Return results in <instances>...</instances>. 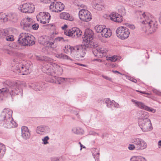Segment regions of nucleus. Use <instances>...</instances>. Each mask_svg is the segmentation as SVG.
I'll return each instance as SVG.
<instances>
[{
	"mask_svg": "<svg viewBox=\"0 0 161 161\" xmlns=\"http://www.w3.org/2000/svg\"><path fill=\"white\" fill-rule=\"evenodd\" d=\"M3 84L7 86L0 89V97L5 96L8 92L12 97L19 94L22 95V86L19 82L7 80L4 82Z\"/></svg>",
	"mask_w": 161,
	"mask_h": 161,
	"instance_id": "obj_1",
	"label": "nucleus"
},
{
	"mask_svg": "<svg viewBox=\"0 0 161 161\" xmlns=\"http://www.w3.org/2000/svg\"><path fill=\"white\" fill-rule=\"evenodd\" d=\"M13 111L5 108L0 114V126L7 128L16 127L17 124L12 118Z\"/></svg>",
	"mask_w": 161,
	"mask_h": 161,
	"instance_id": "obj_2",
	"label": "nucleus"
},
{
	"mask_svg": "<svg viewBox=\"0 0 161 161\" xmlns=\"http://www.w3.org/2000/svg\"><path fill=\"white\" fill-rule=\"evenodd\" d=\"M147 19L142 25V30L147 34L154 32L158 28V23L152 15L149 17L146 18Z\"/></svg>",
	"mask_w": 161,
	"mask_h": 161,
	"instance_id": "obj_3",
	"label": "nucleus"
},
{
	"mask_svg": "<svg viewBox=\"0 0 161 161\" xmlns=\"http://www.w3.org/2000/svg\"><path fill=\"white\" fill-rule=\"evenodd\" d=\"M34 37L30 34L22 33L19 36L18 43L23 46H31L35 43Z\"/></svg>",
	"mask_w": 161,
	"mask_h": 161,
	"instance_id": "obj_4",
	"label": "nucleus"
},
{
	"mask_svg": "<svg viewBox=\"0 0 161 161\" xmlns=\"http://www.w3.org/2000/svg\"><path fill=\"white\" fill-rule=\"evenodd\" d=\"M94 33L89 29L85 30L83 38V42L87 47H93L97 46V43L93 42Z\"/></svg>",
	"mask_w": 161,
	"mask_h": 161,
	"instance_id": "obj_5",
	"label": "nucleus"
},
{
	"mask_svg": "<svg viewBox=\"0 0 161 161\" xmlns=\"http://www.w3.org/2000/svg\"><path fill=\"white\" fill-rule=\"evenodd\" d=\"M53 67L54 69H57L59 70H62L61 67L57 65L55 63H52L51 62L47 61L44 63V65L42 68V71L44 73L47 74L48 75H51L56 78L55 74L56 73V70H54L51 67Z\"/></svg>",
	"mask_w": 161,
	"mask_h": 161,
	"instance_id": "obj_6",
	"label": "nucleus"
},
{
	"mask_svg": "<svg viewBox=\"0 0 161 161\" xmlns=\"http://www.w3.org/2000/svg\"><path fill=\"white\" fill-rule=\"evenodd\" d=\"M30 65L27 64L25 65L20 62L17 63L13 67L12 70L16 73H21L22 75H27L30 72Z\"/></svg>",
	"mask_w": 161,
	"mask_h": 161,
	"instance_id": "obj_7",
	"label": "nucleus"
},
{
	"mask_svg": "<svg viewBox=\"0 0 161 161\" xmlns=\"http://www.w3.org/2000/svg\"><path fill=\"white\" fill-rule=\"evenodd\" d=\"M116 32L117 36L122 40L127 38L130 34L129 30L124 26L119 27L116 30Z\"/></svg>",
	"mask_w": 161,
	"mask_h": 161,
	"instance_id": "obj_8",
	"label": "nucleus"
},
{
	"mask_svg": "<svg viewBox=\"0 0 161 161\" xmlns=\"http://www.w3.org/2000/svg\"><path fill=\"white\" fill-rule=\"evenodd\" d=\"M64 33L65 35L74 38H77L81 36L82 31L78 28L73 27L68 30H65Z\"/></svg>",
	"mask_w": 161,
	"mask_h": 161,
	"instance_id": "obj_9",
	"label": "nucleus"
},
{
	"mask_svg": "<svg viewBox=\"0 0 161 161\" xmlns=\"http://www.w3.org/2000/svg\"><path fill=\"white\" fill-rule=\"evenodd\" d=\"M138 123L139 127L143 132H147L152 130V125L149 119H146L145 120H139Z\"/></svg>",
	"mask_w": 161,
	"mask_h": 161,
	"instance_id": "obj_10",
	"label": "nucleus"
},
{
	"mask_svg": "<svg viewBox=\"0 0 161 161\" xmlns=\"http://www.w3.org/2000/svg\"><path fill=\"white\" fill-rule=\"evenodd\" d=\"M132 143L136 145V150H142L145 149L147 146L146 142L142 139L134 138L132 140Z\"/></svg>",
	"mask_w": 161,
	"mask_h": 161,
	"instance_id": "obj_11",
	"label": "nucleus"
},
{
	"mask_svg": "<svg viewBox=\"0 0 161 161\" xmlns=\"http://www.w3.org/2000/svg\"><path fill=\"white\" fill-rule=\"evenodd\" d=\"M51 16L48 12H41L36 16L37 20L41 23L45 24L49 23Z\"/></svg>",
	"mask_w": 161,
	"mask_h": 161,
	"instance_id": "obj_12",
	"label": "nucleus"
},
{
	"mask_svg": "<svg viewBox=\"0 0 161 161\" xmlns=\"http://www.w3.org/2000/svg\"><path fill=\"white\" fill-rule=\"evenodd\" d=\"M79 16L81 20L85 22L89 21L92 19L90 12L85 9H82L79 11Z\"/></svg>",
	"mask_w": 161,
	"mask_h": 161,
	"instance_id": "obj_13",
	"label": "nucleus"
},
{
	"mask_svg": "<svg viewBox=\"0 0 161 161\" xmlns=\"http://www.w3.org/2000/svg\"><path fill=\"white\" fill-rule=\"evenodd\" d=\"M35 7L31 3H26L20 6L18 8L19 10L25 13H31L34 12Z\"/></svg>",
	"mask_w": 161,
	"mask_h": 161,
	"instance_id": "obj_14",
	"label": "nucleus"
},
{
	"mask_svg": "<svg viewBox=\"0 0 161 161\" xmlns=\"http://www.w3.org/2000/svg\"><path fill=\"white\" fill-rule=\"evenodd\" d=\"M32 20L31 18L28 17L22 19L20 23L22 29L26 31L31 30Z\"/></svg>",
	"mask_w": 161,
	"mask_h": 161,
	"instance_id": "obj_15",
	"label": "nucleus"
},
{
	"mask_svg": "<svg viewBox=\"0 0 161 161\" xmlns=\"http://www.w3.org/2000/svg\"><path fill=\"white\" fill-rule=\"evenodd\" d=\"M64 41V39L62 37H58L56 38L53 42L42 41V43L44 44L48 47L54 48L57 47V42Z\"/></svg>",
	"mask_w": 161,
	"mask_h": 161,
	"instance_id": "obj_16",
	"label": "nucleus"
},
{
	"mask_svg": "<svg viewBox=\"0 0 161 161\" xmlns=\"http://www.w3.org/2000/svg\"><path fill=\"white\" fill-rule=\"evenodd\" d=\"M135 14L136 17L138 20H141L140 22L142 24L147 19L146 18L149 17L151 16L150 14H146L144 12L141 10L136 11Z\"/></svg>",
	"mask_w": 161,
	"mask_h": 161,
	"instance_id": "obj_17",
	"label": "nucleus"
},
{
	"mask_svg": "<svg viewBox=\"0 0 161 161\" xmlns=\"http://www.w3.org/2000/svg\"><path fill=\"white\" fill-rule=\"evenodd\" d=\"M97 46L91 48H93L92 53L95 56H97L98 55L101 57H102L103 54H106L108 52V50L104 48H100L98 46V44H97Z\"/></svg>",
	"mask_w": 161,
	"mask_h": 161,
	"instance_id": "obj_18",
	"label": "nucleus"
},
{
	"mask_svg": "<svg viewBox=\"0 0 161 161\" xmlns=\"http://www.w3.org/2000/svg\"><path fill=\"white\" fill-rule=\"evenodd\" d=\"M131 101L134 103H135L136 104V106H138L140 108L145 109L148 111L151 112L153 113L155 112L156 111V109L146 106L142 102L137 101L134 99H132L131 100Z\"/></svg>",
	"mask_w": 161,
	"mask_h": 161,
	"instance_id": "obj_19",
	"label": "nucleus"
},
{
	"mask_svg": "<svg viewBox=\"0 0 161 161\" xmlns=\"http://www.w3.org/2000/svg\"><path fill=\"white\" fill-rule=\"evenodd\" d=\"M30 132L28 127L25 126H23L21 127V136L25 140L29 139L31 136Z\"/></svg>",
	"mask_w": 161,
	"mask_h": 161,
	"instance_id": "obj_20",
	"label": "nucleus"
},
{
	"mask_svg": "<svg viewBox=\"0 0 161 161\" xmlns=\"http://www.w3.org/2000/svg\"><path fill=\"white\" fill-rule=\"evenodd\" d=\"M110 16L111 20L116 22H121L123 20L122 15L116 12L112 13Z\"/></svg>",
	"mask_w": 161,
	"mask_h": 161,
	"instance_id": "obj_21",
	"label": "nucleus"
},
{
	"mask_svg": "<svg viewBox=\"0 0 161 161\" xmlns=\"http://www.w3.org/2000/svg\"><path fill=\"white\" fill-rule=\"evenodd\" d=\"M92 3L93 7L98 10L100 11L104 8V3L102 2L93 0L92 1Z\"/></svg>",
	"mask_w": 161,
	"mask_h": 161,
	"instance_id": "obj_22",
	"label": "nucleus"
},
{
	"mask_svg": "<svg viewBox=\"0 0 161 161\" xmlns=\"http://www.w3.org/2000/svg\"><path fill=\"white\" fill-rule=\"evenodd\" d=\"M91 48L90 47H87L85 44H83V45H79L75 47L76 52L77 53L81 54L82 55H85L86 53V48Z\"/></svg>",
	"mask_w": 161,
	"mask_h": 161,
	"instance_id": "obj_23",
	"label": "nucleus"
},
{
	"mask_svg": "<svg viewBox=\"0 0 161 161\" xmlns=\"http://www.w3.org/2000/svg\"><path fill=\"white\" fill-rule=\"evenodd\" d=\"M44 85L43 82H35L32 83L30 87L36 91H40L43 89Z\"/></svg>",
	"mask_w": 161,
	"mask_h": 161,
	"instance_id": "obj_24",
	"label": "nucleus"
},
{
	"mask_svg": "<svg viewBox=\"0 0 161 161\" xmlns=\"http://www.w3.org/2000/svg\"><path fill=\"white\" fill-rule=\"evenodd\" d=\"M6 22L8 21H11L15 22L18 19V17L16 14L13 12H10L6 13Z\"/></svg>",
	"mask_w": 161,
	"mask_h": 161,
	"instance_id": "obj_25",
	"label": "nucleus"
},
{
	"mask_svg": "<svg viewBox=\"0 0 161 161\" xmlns=\"http://www.w3.org/2000/svg\"><path fill=\"white\" fill-rule=\"evenodd\" d=\"M50 76H49L46 79V80L47 82L50 83H56V80H57L58 81L63 82L65 80V79H67V78H65L62 77H59L56 76V78H54V76L50 75Z\"/></svg>",
	"mask_w": 161,
	"mask_h": 161,
	"instance_id": "obj_26",
	"label": "nucleus"
},
{
	"mask_svg": "<svg viewBox=\"0 0 161 161\" xmlns=\"http://www.w3.org/2000/svg\"><path fill=\"white\" fill-rule=\"evenodd\" d=\"M49 128L47 126H38L36 129L37 133L41 135H43L45 133L48 132Z\"/></svg>",
	"mask_w": 161,
	"mask_h": 161,
	"instance_id": "obj_27",
	"label": "nucleus"
},
{
	"mask_svg": "<svg viewBox=\"0 0 161 161\" xmlns=\"http://www.w3.org/2000/svg\"><path fill=\"white\" fill-rule=\"evenodd\" d=\"M101 35L105 38H109L112 35L111 31L109 29L104 27L102 32H101Z\"/></svg>",
	"mask_w": 161,
	"mask_h": 161,
	"instance_id": "obj_28",
	"label": "nucleus"
},
{
	"mask_svg": "<svg viewBox=\"0 0 161 161\" xmlns=\"http://www.w3.org/2000/svg\"><path fill=\"white\" fill-rule=\"evenodd\" d=\"M60 17L62 19L69 20L70 21H73L74 19V18L72 16L70 15L69 13L66 12L61 13Z\"/></svg>",
	"mask_w": 161,
	"mask_h": 161,
	"instance_id": "obj_29",
	"label": "nucleus"
},
{
	"mask_svg": "<svg viewBox=\"0 0 161 161\" xmlns=\"http://www.w3.org/2000/svg\"><path fill=\"white\" fill-rule=\"evenodd\" d=\"M55 55L56 57L59 58L66 59L72 62L74 61L73 59L70 58L68 56L63 53H55Z\"/></svg>",
	"mask_w": 161,
	"mask_h": 161,
	"instance_id": "obj_30",
	"label": "nucleus"
},
{
	"mask_svg": "<svg viewBox=\"0 0 161 161\" xmlns=\"http://www.w3.org/2000/svg\"><path fill=\"white\" fill-rule=\"evenodd\" d=\"M132 5H136L137 8L141 7L144 4L143 0H129Z\"/></svg>",
	"mask_w": 161,
	"mask_h": 161,
	"instance_id": "obj_31",
	"label": "nucleus"
},
{
	"mask_svg": "<svg viewBox=\"0 0 161 161\" xmlns=\"http://www.w3.org/2000/svg\"><path fill=\"white\" fill-rule=\"evenodd\" d=\"M64 5L59 2H57L56 5V12H59L63 10L64 9Z\"/></svg>",
	"mask_w": 161,
	"mask_h": 161,
	"instance_id": "obj_32",
	"label": "nucleus"
},
{
	"mask_svg": "<svg viewBox=\"0 0 161 161\" xmlns=\"http://www.w3.org/2000/svg\"><path fill=\"white\" fill-rule=\"evenodd\" d=\"M6 149L5 146L0 142V158H2L5 154Z\"/></svg>",
	"mask_w": 161,
	"mask_h": 161,
	"instance_id": "obj_33",
	"label": "nucleus"
},
{
	"mask_svg": "<svg viewBox=\"0 0 161 161\" xmlns=\"http://www.w3.org/2000/svg\"><path fill=\"white\" fill-rule=\"evenodd\" d=\"M141 115L139 117V120H145L146 119H148V115L147 113L144 111H142L141 112Z\"/></svg>",
	"mask_w": 161,
	"mask_h": 161,
	"instance_id": "obj_34",
	"label": "nucleus"
},
{
	"mask_svg": "<svg viewBox=\"0 0 161 161\" xmlns=\"http://www.w3.org/2000/svg\"><path fill=\"white\" fill-rule=\"evenodd\" d=\"M103 102L105 103L107 106L108 108H111L113 105V100L111 101L109 98H107L103 99Z\"/></svg>",
	"mask_w": 161,
	"mask_h": 161,
	"instance_id": "obj_35",
	"label": "nucleus"
},
{
	"mask_svg": "<svg viewBox=\"0 0 161 161\" xmlns=\"http://www.w3.org/2000/svg\"><path fill=\"white\" fill-rule=\"evenodd\" d=\"M72 130L74 133L76 134H82L84 133L83 130L80 127L74 128Z\"/></svg>",
	"mask_w": 161,
	"mask_h": 161,
	"instance_id": "obj_36",
	"label": "nucleus"
},
{
	"mask_svg": "<svg viewBox=\"0 0 161 161\" xmlns=\"http://www.w3.org/2000/svg\"><path fill=\"white\" fill-rule=\"evenodd\" d=\"M104 26H103L101 25H97L95 27V29L96 32L98 33H100L101 34V32H102L103 30V29L104 28Z\"/></svg>",
	"mask_w": 161,
	"mask_h": 161,
	"instance_id": "obj_37",
	"label": "nucleus"
},
{
	"mask_svg": "<svg viewBox=\"0 0 161 161\" xmlns=\"http://www.w3.org/2000/svg\"><path fill=\"white\" fill-rule=\"evenodd\" d=\"M130 161H145L144 158L142 157H134L132 158Z\"/></svg>",
	"mask_w": 161,
	"mask_h": 161,
	"instance_id": "obj_38",
	"label": "nucleus"
},
{
	"mask_svg": "<svg viewBox=\"0 0 161 161\" xmlns=\"http://www.w3.org/2000/svg\"><path fill=\"white\" fill-rule=\"evenodd\" d=\"M6 13L3 12L0 13V19L1 22H6Z\"/></svg>",
	"mask_w": 161,
	"mask_h": 161,
	"instance_id": "obj_39",
	"label": "nucleus"
},
{
	"mask_svg": "<svg viewBox=\"0 0 161 161\" xmlns=\"http://www.w3.org/2000/svg\"><path fill=\"white\" fill-rule=\"evenodd\" d=\"M57 2H53L50 5V9L53 12H56V5Z\"/></svg>",
	"mask_w": 161,
	"mask_h": 161,
	"instance_id": "obj_40",
	"label": "nucleus"
},
{
	"mask_svg": "<svg viewBox=\"0 0 161 161\" xmlns=\"http://www.w3.org/2000/svg\"><path fill=\"white\" fill-rule=\"evenodd\" d=\"M8 35V31L7 30L4 29L0 30V38Z\"/></svg>",
	"mask_w": 161,
	"mask_h": 161,
	"instance_id": "obj_41",
	"label": "nucleus"
},
{
	"mask_svg": "<svg viewBox=\"0 0 161 161\" xmlns=\"http://www.w3.org/2000/svg\"><path fill=\"white\" fill-rule=\"evenodd\" d=\"M118 59V57L114 55L112 57H109L107 58V60L108 61H109L111 62H114L117 61Z\"/></svg>",
	"mask_w": 161,
	"mask_h": 161,
	"instance_id": "obj_42",
	"label": "nucleus"
},
{
	"mask_svg": "<svg viewBox=\"0 0 161 161\" xmlns=\"http://www.w3.org/2000/svg\"><path fill=\"white\" fill-rule=\"evenodd\" d=\"M39 27V25L37 23H34L33 22V20H32V22L31 25V29H33L35 30H36L38 29Z\"/></svg>",
	"mask_w": 161,
	"mask_h": 161,
	"instance_id": "obj_43",
	"label": "nucleus"
},
{
	"mask_svg": "<svg viewBox=\"0 0 161 161\" xmlns=\"http://www.w3.org/2000/svg\"><path fill=\"white\" fill-rule=\"evenodd\" d=\"M75 47H73L70 45H67L65 46V49L69 50L71 52H73L74 51H76Z\"/></svg>",
	"mask_w": 161,
	"mask_h": 161,
	"instance_id": "obj_44",
	"label": "nucleus"
},
{
	"mask_svg": "<svg viewBox=\"0 0 161 161\" xmlns=\"http://www.w3.org/2000/svg\"><path fill=\"white\" fill-rule=\"evenodd\" d=\"M119 12L121 15H124L125 14V10L124 7L123 6L121 7L118 9Z\"/></svg>",
	"mask_w": 161,
	"mask_h": 161,
	"instance_id": "obj_45",
	"label": "nucleus"
},
{
	"mask_svg": "<svg viewBox=\"0 0 161 161\" xmlns=\"http://www.w3.org/2000/svg\"><path fill=\"white\" fill-rule=\"evenodd\" d=\"M19 44V43L17 44L15 43H14L11 45V47L14 49H21V46Z\"/></svg>",
	"mask_w": 161,
	"mask_h": 161,
	"instance_id": "obj_46",
	"label": "nucleus"
},
{
	"mask_svg": "<svg viewBox=\"0 0 161 161\" xmlns=\"http://www.w3.org/2000/svg\"><path fill=\"white\" fill-rule=\"evenodd\" d=\"M99 155L100 153L99 152L93 153V156L95 159V161H100Z\"/></svg>",
	"mask_w": 161,
	"mask_h": 161,
	"instance_id": "obj_47",
	"label": "nucleus"
},
{
	"mask_svg": "<svg viewBox=\"0 0 161 161\" xmlns=\"http://www.w3.org/2000/svg\"><path fill=\"white\" fill-rule=\"evenodd\" d=\"M76 53L77 54L75 56V58L77 60H80V58L84 57L85 56V55H82L81 54L77 53V52H76Z\"/></svg>",
	"mask_w": 161,
	"mask_h": 161,
	"instance_id": "obj_48",
	"label": "nucleus"
},
{
	"mask_svg": "<svg viewBox=\"0 0 161 161\" xmlns=\"http://www.w3.org/2000/svg\"><path fill=\"white\" fill-rule=\"evenodd\" d=\"M8 34L6 36H7L5 38L6 40L7 41H12L14 40V39L13 38L14 36H12V35L8 36Z\"/></svg>",
	"mask_w": 161,
	"mask_h": 161,
	"instance_id": "obj_49",
	"label": "nucleus"
},
{
	"mask_svg": "<svg viewBox=\"0 0 161 161\" xmlns=\"http://www.w3.org/2000/svg\"><path fill=\"white\" fill-rule=\"evenodd\" d=\"M49 139V137L48 136H47L43 138L42 139V141L43 142V144H47L48 143V141Z\"/></svg>",
	"mask_w": 161,
	"mask_h": 161,
	"instance_id": "obj_50",
	"label": "nucleus"
},
{
	"mask_svg": "<svg viewBox=\"0 0 161 161\" xmlns=\"http://www.w3.org/2000/svg\"><path fill=\"white\" fill-rule=\"evenodd\" d=\"M128 149L130 150H136V145L134 144H130L128 146Z\"/></svg>",
	"mask_w": 161,
	"mask_h": 161,
	"instance_id": "obj_51",
	"label": "nucleus"
},
{
	"mask_svg": "<svg viewBox=\"0 0 161 161\" xmlns=\"http://www.w3.org/2000/svg\"><path fill=\"white\" fill-rule=\"evenodd\" d=\"M44 58V59H42L40 57L38 56H36V59L38 60H42H42H45L46 61H47V60L49 61V59H50V60H51L50 58H48V57H46L45 58Z\"/></svg>",
	"mask_w": 161,
	"mask_h": 161,
	"instance_id": "obj_52",
	"label": "nucleus"
},
{
	"mask_svg": "<svg viewBox=\"0 0 161 161\" xmlns=\"http://www.w3.org/2000/svg\"><path fill=\"white\" fill-rule=\"evenodd\" d=\"M3 51L5 53L11 55L12 54V52L8 49L4 48L3 49Z\"/></svg>",
	"mask_w": 161,
	"mask_h": 161,
	"instance_id": "obj_53",
	"label": "nucleus"
},
{
	"mask_svg": "<svg viewBox=\"0 0 161 161\" xmlns=\"http://www.w3.org/2000/svg\"><path fill=\"white\" fill-rule=\"evenodd\" d=\"M51 161H64V159H63L62 160L61 159H59L58 158L56 157H52L51 158Z\"/></svg>",
	"mask_w": 161,
	"mask_h": 161,
	"instance_id": "obj_54",
	"label": "nucleus"
},
{
	"mask_svg": "<svg viewBox=\"0 0 161 161\" xmlns=\"http://www.w3.org/2000/svg\"><path fill=\"white\" fill-rule=\"evenodd\" d=\"M113 105H114V107L117 108H119V104L116 102L114 101L113 100Z\"/></svg>",
	"mask_w": 161,
	"mask_h": 161,
	"instance_id": "obj_55",
	"label": "nucleus"
},
{
	"mask_svg": "<svg viewBox=\"0 0 161 161\" xmlns=\"http://www.w3.org/2000/svg\"><path fill=\"white\" fill-rule=\"evenodd\" d=\"M89 134L90 135H93V136H95V135L98 136L99 135L98 133H97L93 131H90L89 132Z\"/></svg>",
	"mask_w": 161,
	"mask_h": 161,
	"instance_id": "obj_56",
	"label": "nucleus"
},
{
	"mask_svg": "<svg viewBox=\"0 0 161 161\" xmlns=\"http://www.w3.org/2000/svg\"><path fill=\"white\" fill-rule=\"evenodd\" d=\"M74 4L78 7H80L81 8H83L84 6V5L83 4H82L80 3H77L76 2L74 3Z\"/></svg>",
	"mask_w": 161,
	"mask_h": 161,
	"instance_id": "obj_57",
	"label": "nucleus"
},
{
	"mask_svg": "<svg viewBox=\"0 0 161 161\" xmlns=\"http://www.w3.org/2000/svg\"><path fill=\"white\" fill-rule=\"evenodd\" d=\"M128 79L134 83H136L137 82L136 80L131 77H128Z\"/></svg>",
	"mask_w": 161,
	"mask_h": 161,
	"instance_id": "obj_58",
	"label": "nucleus"
},
{
	"mask_svg": "<svg viewBox=\"0 0 161 161\" xmlns=\"http://www.w3.org/2000/svg\"><path fill=\"white\" fill-rule=\"evenodd\" d=\"M102 76L103 78H104L105 79H106V80H108L109 81H111V80H112V79L111 78H109L108 77V76H105L104 75H102Z\"/></svg>",
	"mask_w": 161,
	"mask_h": 161,
	"instance_id": "obj_59",
	"label": "nucleus"
},
{
	"mask_svg": "<svg viewBox=\"0 0 161 161\" xmlns=\"http://www.w3.org/2000/svg\"><path fill=\"white\" fill-rule=\"evenodd\" d=\"M40 1L41 2H43L44 3H50V0H40Z\"/></svg>",
	"mask_w": 161,
	"mask_h": 161,
	"instance_id": "obj_60",
	"label": "nucleus"
},
{
	"mask_svg": "<svg viewBox=\"0 0 161 161\" xmlns=\"http://www.w3.org/2000/svg\"><path fill=\"white\" fill-rule=\"evenodd\" d=\"M128 26L129 28L132 30H133L135 28V26L133 25L129 24L128 25Z\"/></svg>",
	"mask_w": 161,
	"mask_h": 161,
	"instance_id": "obj_61",
	"label": "nucleus"
},
{
	"mask_svg": "<svg viewBox=\"0 0 161 161\" xmlns=\"http://www.w3.org/2000/svg\"><path fill=\"white\" fill-rule=\"evenodd\" d=\"M153 92L154 93H156L158 95H159L160 92L156 90H153Z\"/></svg>",
	"mask_w": 161,
	"mask_h": 161,
	"instance_id": "obj_62",
	"label": "nucleus"
},
{
	"mask_svg": "<svg viewBox=\"0 0 161 161\" xmlns=\"http://www.w3.org/2000/svg\"><path fill=\"white\" fill-rule=\"evenodd\" d=\"M158 147L161 148V140H160L158 142Z\"/></svg>",
	"mask_w": 161,
	"mask_h": 161,
	"instance_id": "obj_63",
	"label": "nucleus"
},
{
	"mask_svg": "<svg viewBox=\"0 0 161 161\" xmlns=\"http://www.w3.org/2000/svg\"><path fill=\"white\" fill-rule=\"evenodd\" d=\"M67 27V26L66 25H64L62 27V28L63 30H64L66 29Z\"/></svg>",
	"mask_w": 161,
	"mask_h": 161,
	"instance_id": "obj_64",
	"label": "nucleus"
}]
</instances>
